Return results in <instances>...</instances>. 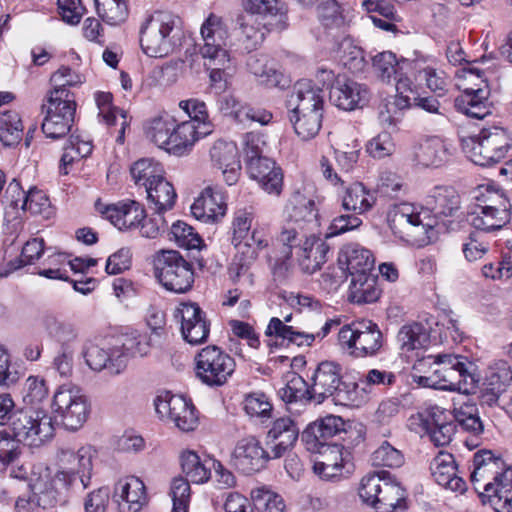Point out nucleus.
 <instances>
[{
  "label": "nucleus",
  "instance_id": "56",
  "mask_svg": "<svg viewBox=\"0 0 512 512\" xmlns=\"http://www.w3.org/2000/svg\"><path fill=\"white\" fill-rule=\"evenodd\" d=\"M45 242L40 238H33L25 243L19 258L10 261L6 268L0 269V277H7L13 271L19 268L33 264L39 260L44 252Z\"/></svg>",
  "mask_w": 512,
  "mask_h": 512
},
{
  "label": "nucleus",
  "instance_id": "15",
  "mask_svg": "<svg viewBox=\"0 0 512 512\" xmlns=\"http://www.w3.org/2000/svg\"><path fill=\"white\" fill-rule=\"evenodd\" d=\"M200 33L203 44L199 51L203 59H211L218 65L230 61L227 49L229 29L222 17L210 14L203 22Z\"/></svg>",
  "mask_w": 512,
  "mask_h": 512
},
{
  "label": "nucleus",
  "instance_id": "6",
  "mask_svg": "<svg viewBox=\"0 0 512 512\" xmlns=\"http://www.w3.org/2000/svg\"><path fill=\"white\" fill-rule=\"evenodd\" d=\"M512 148V136L498 126L483 128L478 135L462 139V149L476 165L491 166L502 161Z\"/></svg>",
  "mask_w": 512,
  "mask_h": 512
},
{
  "label": "nucleus",
  "instance_id": "9",
  "mask_svg": "<svg viewBox=\"0 0 512 512\" xmlns=\"http://www.w3.org/2000/svg\"><path fill=\"white\" fill-rule=\"evenodd\" d=\"M154 273L168 291L186 293L194 283L192 264L176 250H161L154 256Z\"/></svg>",
  "mask_w": 512,
  "mask_h": 512
},
{
  "label": "nucleus",
  "instance_id": "13",
  "mask_svg": "<svg viewBox=\"0 0 512 512\" xmlns=\"http://www.w3.org/2000/svg\"><path fill=\"white\" fill-rule=\"evenodd\" d=\"M312 396L317 403L333 397L340 403L355 400L354 391L342 381V367L333 361L321 362L312 377Z\"/></svg>",
  "mask_w": 512,
  "mask_h": 512
},
{
  "label": "nucleus",
  "instance_id": "37",
  "mask_svg": "<svg viewBox=\"0 0 512 512\" xmlns=\"http://www.w3.org/2000/svg\"><path fill=\"white\" fill-rule=\"evenodd\" d=\"M286 220L295 224L305 225V228L314 229L317 224L318 212L315 202L300 191H295L288 200L285 208Z\"/></svg>",
  "mask_w": 512,
  "mask_h": 512
},
{
  "label": "nucleus",
  "instance_id": "38",
  "mask_svg": "<svg viewBox=\"0 0 512 512\" xmlns=\"http://www.w3.org/2000/svg\"><path fill=\"white\" fill-rule=\"evenodd\" d=\"M475 86L477 88H464L463 93L455 99V108L469 117L483 119L490 114L489 92L478 84H475Z\"/></svg>",
  "mask_w": 512,
  "mask_h": 512
},
{
  "label": "nucleus",
  "instance_id": "60",
  "mask_svg": "<svg viewBox=\"0 0 512 512\" xmlns=\"http://www.w3.org/2000/svg\"><path fill=\"white\" fill-rule=\"evenodd\" d=\"M241 5L245 11L242 15L286 18V8L279 0H241Z\"/></svg>",
  "mask_w": 512,
  "mask_h": 512
},
{
  "label": "nucleus",
  "instance_id": "24",
  "mask_svg": "<svg viewBox=\"0 0 512 512\" xmlns=\"http://www.w3.org/2000/svg\"><path fill=\"white\" fill-rule=\"evenodd\" d=\"M331 102L339 109L352 111L362 108L369 101L370 92L365 84L358 83L347 76L339 77L329 91Z\"/></svg>",
  "mask_w": 512,
  "mask_h": 512
},
{
  "label": "nucleus",
  "instance_id": "12",
  "mask_svg": "<svg viewBox=\"0 0 512 512\" xmlns=\"http://www.w3.org/2000/svg\"><path fill=\"white\" fill-rule=\"evenodd\" d=\"M194 362L196 377L209 387L225 385L236 367L234 359L216 345L202 348L195 355Z\"/></svg>",
  "mask_w": 512,
  "mask_h": 512
},
{
  "label": "nucleus",
  "instance_id": "41",
  "mask_svg": "<svg viewBox=\"0 0 512 512\" xmlns=\"http://www.w3.org/2000/svg\"><path fill=\"white\" fill-rule=\"evenodd\" d=\"M39 329L49 338L57 341L59 344L63 342L76 341L78 333L75 326L60 319L52 312H43L37 320Z\"/></svg>",
  "mask_w": 512,
  "mask_h": 512
},
{
  "label": "nucleus",
  "instance_id": "25",
  "mask_svg": "<svg viewBox=\"0 0 512 512\" xmlns=\"http://www.w3.org/2000/svg\"><path fill=\"white\" fill-rule=\"evenodd\" d=\"M61 478L58 472L52 474L46 468L35 479L31 480L30 489L37 507L47 509L55 506L60 500L63 491L72 487Z\"/></svg>",
  "mask_w": 512,
  "mask_h": 512
},
{
  "label": "nucleus",
  "instance_id": "14",
  "mask_svg": "<svg viewBox=\"0 0 512 512\" xmlns=\"http://www.w3.org/2000/svg\"><path fill=\"white\" fill-rule=\"evenodd\" d=\"M96 450L91 445L81 446L78 450L62 449L58 454L59 477L73 486L77 479L82 490L91 485L93 460Z\"/></svg>",
  "mask_w": 512,
  "mask_h": 512
},
{
  "label": "nucleus",
  "instance_id": "16",
  "mask_svg": "<svg viewBox=\"0 0 512 512\" xmlns=\"http://www.w3.org/2000/svg\"><path fill=\"white\" fill-rule=\"evenodd\" d=\"M45 114L42 122L43 133L52 139L66 135L73 124L76 112L75 100L46 95L42 104Z\"/></svg>",
  "mask_w": 512,
  "mask_h": 512
},
{
  "label": "nucleus",
  "instance_id": "57",
  "mask_svg": "<svg viewBox=\"0 0 512 512\" xmlns=\"http://www.w3.org/2000/svg\"><path fill=\"white\" fill-rule=\"evenodd\" d=\"M509 221L508 216L498 215L493 210L478 205L468 216V222L478 231L491 232L501 229Z\"/></svg>",
  "mask_w": 512,
  "mask_h": 512
},
{
  "label": "nucleus",
  "instance_id": "43",
  "mask_svg": "<svg viewBox=\"0 0 512 512\" xmlns=\"http://www.w3.org/2000/svg\"><path fill=\"white\" fill-rule=\"evenodd\" d=\"M86 81L85 76L68 66H61L52 73L50 84L52 89L46 95L74 100L69 88L79 87Z\"/></svg>",
  "mask_w": 512,
  "mask_h": 512
},
{
  "label": "nucleus",
  "instance_id": "23",
  "mask_svg": "<svg viewBox=\"0 0 512 512\" xmlns=\"http://www.w3.org/2000/svg\"><path fill=\"white\" fill-rule=\"evenodd\" d=\"M472 466L470 481L474 489L480 493L487 487L491 489L492 481L501 475L508 464L492 451L480 450L474 454Z\"/></svg>",
  "mask_w": 512,
  "mask_h": 512
},
{
  "label": "nucleus",
  "instance_id": "59",
  "mask_svg": "<svg viewBox=\"0 0 512 512\" xmlns=\"http://www.w3.org/2000/svg\"><path fill=\"white\" fill-rule=\"evenodd\" d=\"M317 16L325 29H335L337 34L344 33L345 19L340 5L335 0H322L317 6Z\"/></svg>",
  "mask_w": 512,
  "mask_h": 512
},
{
  "label": "nucleus",
  "instance_id": "31",
  "mask_svg": "<svg viewBox=\"0 0 512 512\" xmlns=\"http://www.w3.org/2000/svg\"><path fill=\"white\" fill-rule=\"evenodd\" d=\"M99 211L104 218L109 220L120 231L138 228L145 218L143 206L133 200L107 205Z\"/></svg>",
  "mask_w": 512,
  "mask_h": 512
},
{
  "label": "nucleus",
  "instance_id": "36",
  "mask_svg": "<svg viewBox=\"0 0 512 512\" xmlns=\"http://www.w3.org/2000/svg\"><path fill=\"white\" fill-rule=\"evenodd\" d=\"M490 487L491 489L487 487L480 492V495L488 499L494 511L512 512V466L508 465L501 475L492 481Z\"/></svg>",
  "mask_w": 512,
  "mask_h": 512
},
{
  "label": "nucleus",
  "instance_id": "46",
  "mask_svg": "<svg viewBox=\"0 0 512 512\" xmlns=\"http://www.w3.org/2000/svg\"><path fill=\"white\" fill-rule=\"evenodd\" d=\"M113 96L110 92H97L95 93V102L98 108V117L107 126H113L117 122V115L121 117L120 129L116 137V142L119 144L124 143L125 130L129 126L125 111L120 110L112 104Z\"/></svg>",
  "mask_w": 512,
  "mask_h": 512
},
{
  "label": "nucleus",
  "instance_id": "53",
  "mask_svg": "<svg viewBox=\"0 0 512 512\" xmlns=\"http://www.w3.org/2000/svg\"><path fill=\"white\" fill-rule=\"evenodd\" d=\"M476 199L479 201L478 205L483 206L484 209L493 210L498 215L510 217V203L502 189L489 184L481 185L478 187Z\"/></svg>",
  "mask_w": 512,
  "mask_h": 512
},
{
  "label": "nucleus",
  "instance_id": "45",
  "mask_svg": "<svg viewBox=\"0 0 512 512\" xmlns=\"http://www.w3.org/2000/svg\"><path fill=\"white\" fill-rule=\"evenodd\" d=\"M381 290L377 286V278L371 273H360L351 276L349 299L358 304L373 303L380 297Z\"/></svg>",
  "mask_w": 512,
  "mask_h": 512
},
{
  "label": "nucleus",
  "instance_id": "54",
  "mask_svg": "<svg viewBox=\"0 0 512 512\" xmlns=\"http://www.w3.org/2000/svg\"><path fill=\"white\" fill-rule=\"evenodd\" d=\"M429 341V335L422 324L404 325L397 334V343L403 353L423 348Z\"/></svg>",
  "mask_w": 512,
  "mask_h": 512
},
{
  "label": "nucleus",
  "instance_id": "17",
  "mask_svg": "<svg viewBox=\"0 0 512 512\" xmlns=\"http://www.w3.org/2000/svg\"><path fill=\"white\" fill-rule=\"evenodd\" d=\"M156 412L172 422L179 430L189 432L198 425V416L190 400L180 395L158 396L155 399Z\"/></svg>",
  "mask_w": 512,
  "mask_h": 512
},
{
  "label": "nucleus",
  "instance_id": "62",
  "mask_svg": "<svg viewBox=\"0 0 512 512\" xmlns=\"http://www.w3.org/2000/svg\"><path fill=\"white\" fill-rule=\"evenodd\" d=\"M22 132L23 124L18 112H0V141L5 145H13L21 139Z\"/></svg>",
  "mask_w": 512,
  "mask_h": 512
},
{
  "label": "nucleus",
  "instance_id": "64",
  "mask_svg": "<svg viewBox=\"0 0 512 512\" xmlns=\"http://www.w3.org/2000/svg\"><path fill=\"white\" fill-rule=\"evenodd\" d=\"M95 4L98 15L109 25H120L128 17V7L124 0H95Z\"/></svg>",
  "mask_w": 512,
  "mask_h": 512
},
{
  "label": "nucleus",
  "instance_id": "49",
  "mask_svg": "<svg viewBox=\"0 0 512 512\" xmlns=\"http://www.w3.org/2000/svg\"><path fill=\"white\" fill-rule=\"evenodd\" d=\"M236 25L239 30L238 40L246 52L256 50L264 40L261 24L252 15H238Z\"/></svg>",
  "mask_w": 512,
  "mask_h": 512
},
{
  "label": "nucleus",
  "instance_id": "63",
  "mask_svg": "<svg viewBox=\"0 0 512 512\" xmlns=\"http://www.w3.org/2000/svg\"><path fill=\"white\" fill-rule=\"evenodd\" d=\"M402 64L396 58V55L390 51L378 53L372 58V67L375 75L383 82L389 83L391 79L398 77Z\"/></svg>",
  "mask_w": 512,
  "mask_h": 512
},
{
  "label": "nucleus",
  "instance_id": "50",
  "mask_svg": "<svg viewBox=\"0 0 512 512\" xmlns=\"http://www.w3.org/2000/svg\"><path fill=\"white\" fill-rule=\"evenodd\" d=\"M145 191L149 203L153 205L152 209L166 212L173 208L177 194L172 184L165 177H162L154 184H150Z\"/></svg>",
  "mask_w": 512,
  "mask_h": 512
},
{
  "label": "nucleus",
  "instance_id": "47",
  "mask_svg": "<svg viewBox=\"0 0 512 512\" xmlns=\"http://www.w3.org/2000/svg\"><path fill=\"white\" fill-rule=\"evenodd\" d=\"M375 202L374 195L361 183L350 185L341 198L342 208L346 211H352L356 216L368 212Z\"/></svg>",
  "mask_w": 512,
  "mask_h": 512
},
{
  "label": "nucleus",
  "instance_id": "20",
  "mask_svg": "<svg viewBox=\"0 0 512 512\" xmlns=\"http://www.w3.org/2000/svg\"><path fill=\"white\" fill-rule=\"evenodd\" d=\"M512 389V370L504 362L495 363L489 367L481 391L480 404L495 408V404L502 401Z\"/></svg>",
  "mask_w": 512,
  "mask_h": 512
},
{
  "label": "nucleus",
  "instance_id": "28",
  "mask_svg": "<svg viewBox=\"0 0 512 512\" xmlns=\"http://www.w3.org/2000/svg\"><path fill=\"white\" fill-rule=\"evenodd\" d=\"M324 91L310 79L297 81L289 96V111H324Z\"/></svg>",
  "mask_w": 512,
  "mask_h": 512
},
{
  "label": "nucleus",
  "instance_id": "61",
  "mask_svg": "<svg viewBox=\"0 0 512 512\" xmlns=\"http://www.w3.org/2000/svg\"><path fill=\"white\" fill-rule=\"evenodd\" d=\"M175 119L169 115L153 119L147 127V137L159 148L168 150Z\"/></svg>",
  "mask_w": 512,
  "mask_h": 512
},
{
  "label": "nucleus",
  "instance_id": "7",
  "mask_svg": "<svg viewBox=\"0 0 512 512\" xmlns=\"http://www.w3.org/2000/svg\"><path fill=\"white\" fill-rule=\"evenodd\" d=\"M310 229L305 225H298L293 222L285 221L279 234L277 235L273 248L267 254V262L271 269L275 281H285L292 271V253L300 247L313 233H309Z\"/></svg>",
  "mask_w": 512,
  "mask_h": 512
},
{
  "label": "nucleus",
  "instance_id": "22",
  "mask_svg": "<svg viewBox=\"0 0 512 512\" xmlns=\"http://www.w3.org/2000/svg\"><path fill=\"white\" fill-rule=\"evenodd\" d=\"M270 459L272 458L269 450H265L254 436L240 439L232 453L233 465L244 474L261 470Z\"/></svg>",
  "mask_w": 512,
  "mask_h": 512
},
{
  "label": "nucleus",
  "instance_id": "4",
  "mask_svg": "<svg viewBox=\"0 0 512 512\" xmlns=\"http://www.w3.org/2000/svg\"><path fill=\"white\" fill-rule=\"evenodd\" d=\"M181 34V19L177 15L156 11L146 15L140 24V46L147 56L162 58L174 52Z\"/></svg>",
  "mask_w": 512,
  "mask_h": 512
},
{
  "label": "nucleus",
  "instance_id": "27",
  "mask_svg": "<svg viewBox=\"0 0 512 512\" xmlns=\"http://www.w3.org/2000/svg\"><path fill=\"white\" fill-rule=\"evenodd\" d=\"M345 431L344 420L335 415H328L310 424L303 432L301 440L310 452L319 450L323 445H331L328 441Z\"/></svg>",
  "mask_w": 512,
  "mask_h": 512
},
{
  "label": "nucleus",
  "instance_id": "58",
  "mask_svg": "<svg viewBox=\"0 0 512 512\" xmlns=\"http://www.w3.org/2000/svg\"><path fill=\"white\" fill-rule=\"evenodd\" d=\"M250 497L259 512H286L283 497L266 486L252 489Z\"/></svg>",
  "mask_w": 512,
  "mask_h": 512
},
{
  "label": "nucleus",
  "instance_id": "19",
  "mask_svg": "<svg viewBox=\"0 0 512 512\" xmlns=\"http://www.w3.org/2000/svg\"><path fill=\"white\" fill-rule=\"evenodd\" d=\"M6 193L10 198L9 206L18 212H29L32 215H41L45 219H49L52 214V208L47 195L37 188H30L24 191L19 182L13 179L9 183Z\"/></svg>",
  "mask_w": 512,
  "mask_h": 512
},
{
  "label": "nucleus",
  "instance_id": "18",
  "mask_svg": "<svg viewBox=\"0 0 512 512\" xmlns=\"http://www.w3.org/2000/svg\"><path fill=\"white\" fill-rule=\"evenodd\" d=\"M174 316L180 320L181 334L187 343L198 345L207 340L210 327L198 304L182 302L175 309Z\"/></svg>",
  "mask_w": 512,
  "mask_h": 512
},
{
  "label": "nucleus",
  "instance_id": "1",
  "mask_svg": "<svg viewBox=\"0 0 512 512\" xmlns=\"http://www.w3.org/2000/svg\"><path fill=\"white\" fill-rule=\"evenodd\" d=\"M426 209L418 210L409 203L395 206L389 215V226L393 234L411 245L425 246L432 242L435 217L453 215L460 206V198L452 187H435L426 198Z\"/></svg>",
  "mask_w": 512,
  "mask_h": 512
},
{
  "label": "nucleus",
  "instance_id": "34",
  "mask_svg": "<svg viewBox=\"0 0 512 512\" xmlns=\"http://www.w3.org/2000/svg\"><path fill=\"white\" fill-rule=\"evenodd\" d=\"M226 208L223 192L207 187L192 204L191 213L202 222H216L225 215Z\"/></svg>",
  "mask_w": 512,
  "mask_h": 512
},
{
  "label": "nucleus",
  "instance_id": "32",
  "mask_svg": "<svg viewBox=\"0 0 512 512\" xmlns=\"http://www.w3.org/2000/svg\"><path fill=\"white\" fill-rule=\"evenodd\" d=\"M431 474L436 483L447 490L463 493L466 482L458 475L455 459L452 454L439 452L430 464Z\"/></svg>",
  "mask_w": 512,
  "mask_h": 512
},
{
  "label": "nucleus",
  "instance_id": "10",
  "mask_svg": "<svg viewBox=\"0 0 512 512\" xmlns=\"http://www.w3.org/2000/svg\"><path fill=\"white\" fill-rule=\"evenodd\" d=\"M9 429L24 446L38 448L54 436L52 417L40 409H20L12 416Z\"/></svg>",
  "mask_w": 512,
  "mask_h": 512
},
{
  "label": "nucleus",
  "instance_id": "33",
  "mask_svg": "<svg viewBox=\"0 0 512 512\" xmlns=\"http://www.w3.org/2000/svg\"><path fill=\"white\" fill-rule=\"evenodd\" d=\"M212 132L211 125H196L194 121L174 123L167 152L182 156L191 151L195 143Z\"/></svg>",
  "mask_w": 512,
  "mask_h": 512
},
{
  "label": "nucleus",
  "instance_id": "8",
  "mask_svg": "<svg viewBox=\"0 0 512 512\" xmlns=\"http://www.w3.org/2000/svg\"><path fill=\"white\" fill-rule=\"evenodd\" d=\"M384 337L379 326L371 320H356L343 325L338 332V344L349 356H376L383 347Z\"/></svg>",
  "mask_w": 512,
  "mask_h": 512
},
{
  "label": "nucleus",
  "instance_id": "44",
  "mask_svg": "<svg viewBox=\"0 0 512 512\" xmlns=\"http://www.w3.org/2000/svg\"><path fill=\"white\" fill-rule=\"evenodd\" d=\"M413 69L415 71L416 78L423 81L426 87L437 97H443L446 95L450 81L443 70L420 60L414 62Z\"/></svg>",
  "mask_w": 512,
  "mask_h": 512
},
{
  "label": "nucleus",
  "instance_id": "51",
  "mask_svg": "<svg viewBox=\"0 0 512 512\" xmlns=\"http://www.w3.org/2000/svg\"><path fill=\"white\" fill-rule=\"evenodd\" d=\"M130 173L135 184L145 189L164 177L161 163L152 158H143L133 163Z\"/></svg>",
  "mask_w": 512,
  "mask_h": 512
},
{
  "label": "nucleus",
  "instance_id": "21",
  "mask_svg": "<svg viewBox=\"0 0 512 512\" xmlns=\"http://www.w3.org/2000/svg\"><path fill=\"white\" fill-rule=\"evenodd\" d=\"M396 95L385 105V110L380 111V121L389 126L396 125L402 111L413 106L419 98V87L412 79L402 73L396 78Z\"/></svg>",
  "mask_w": 512,
  "mask_h": 512
},
{
  "label": "nucleus",
  "instance_id": "52",
  "mask_svg": "<svg viewBox=\"0 0 512 512\" xmlns=\"http://www.w3.org/2000/svg\"><path fill=\"white\" fill-rule=\"evenodd\" d=\"M432 425L428 435L435 446L448 445L455 433V425L448 421L447 412L441 407H432Z\"/></svg>",
  "mask_w": 512,
  "mask_h": 512
},
{
  "label": "nucleus",
  "instance_id": "48",
  "mask_svg": "<svg viewBox=\"0 0 512 512\" xmlns=\"http://www.w3.org/2000/svg\"><path fill=\"white\" fill-rule=\"evenodd\" d=\"M288 117L295 133L303 141L315 138L322 127L323 112L289 111Z\"/></svg>",
  "mask_w": 512,
  "mask_h": 512
},
{
  "label": "nucleus",
  "instance_id": "29",
  "mask_svg": "<svg viewBox=\"0 0 512 512\" xmlns=\"http://www.w3.org/2000/svg\"><path fill=\"white\" fill-rule=\"evenodd\" d=\"M120 512H140L148 503V494L144 482L135 476L119 480L115 486Z\"/></svg>",
  "mask_w": 512,
  "mask_h": 512
},
{
  "label": "nucleus",
  "instance_id": "35",
  "mask_svg": "<svg viewBox=\"0 0 512 512\" xmlns=\"http://www.w3.org/2000/svg\"><path fill=\"white\" fill-rule=\"evenodd\" d=\"M338 264L351 277L360 273L371 272L375 264V258L369 249L358 243H348L339 252Z\"/></svg>",
  "mask_w": 512,
  "mask_h": 512
},
{
  "label": "nucleus",
  "instance_id": "26",
  "mask_svg": "<svg viewBox=\"0 0 512 512\" xmlns=\"http://www.w3.org/2000/svg\"><path fill=\"white\" fill-rule=\"evenodd\" d=\"M209 156L212 166L222 172L224 181L229 186L236 184L241 171L236 144L231 141L217 140L211 146Z\"/></svg>",
  "mask_w": 512,
  "mask_h": 512
},
{
  "label": "nucleus",
  "instance_id": "55",
  "mask_svg": "<svg viewBox=\"0 0 512 512\" xmlns=\"http://www.w3.org/2000/svg\"><path fill=\"white\" fill-rule=\"evenodd\" d=\"M249 71L258 78L262 85L276 87L280 83L281 74L275 69L265 55H252L247 60Z\"/></svg>",
  "mask_w": 512,
  "mask_h": 512
},
{
  "label": "nucleus",
  "instance_id": "40",
  "mask_svg": "<svg viewBox=\"0 0 512 512\" xmlns=\"http://www.w3.org/2000/svg\"><path fill=\"white\" fill-rule=\"evenodd\" d=\"M86 363L94 371L107 370L110 374H119L125 368L124 356L115 349V346L105 350L92 346L86 353Z\"/></svg>",
  "mask_w": 512,
  "mask_h": 512
},
{
  "label": "nucleus",
  "instance_id": "3",
  "mask_svg": "<svg viewBox=\"0 0 512 512\" xmlns=\"http://www.w3.org/2000/svg\"><path fill=\"white\" fill-rule=\"evenodd\" d=\"M252 210L240 209L234 213L231 231V243L237 250L229 268L230 277L239 279L248 273L250 266L258 258L259 252L268 247L269 241L265 229L259 225L252 227Z\"/></svg>",
  "mask_w": 512,
  "mask_h": 512
},
{
  "label": "nucleus",
  "instance_id": "42",
  "mask_svg": "<svg viewBox=\"0 0 512 512\" xmlns=\"http://www.w3.org/2000/svg\"><path fill=\"white\" fill-rule=\"evenodd\" d=\"M327 252L328 246L320 238L316 236L308 238L297 254L301 270L306 274H313L320 270L326 262Z\"/></svg>",
  "mask_w": 512,
  "mask_h": 512
},
{
  "label": "nucleus",
  "instance_id": "30",
  "mask_svg": "<svg viewBox=\"0 0 512 512\" xmlns=\"http://www.w3.org/2000/svg\"><path fill=\"white\" fill-rule=\"evenodd\" d=\"M452 155V144L441 137L433 136L414 146L412 159L423 167H440Z\"/></svg>",
  "mask_w": 512,
  "mask_h": 512
},
{
  "label": "nucleus",
  "instance_id": "5",
  "mask_svg": "<svg viewBox=\"0 0 512 512\" xmlns=\"http://www.w3.org/2000/svg\"><path fill=\"white\" fill-rule=\"evenodd\" d=\"M361 500L378 512H403L406 491L387 471L365 475L358 488Z\"/></svg>",
  "mask_w": 512,
  "mask_h": 512
},
{
  "label": "nucleus",
  "instance_id": "39",
  "mask_svg": "<svg viewBox=\"0 0 512 512\" xmlns=\"http://www.w3.org/2000/svg\"><path fill=\"white\" fill-rule=\"evenodd\" d=\"M334 50L340 57L343 65L352 73H361L366 68L364 51L357 46L353 39L345 33L333 36Z\"/></svg>",
  "mask_w": 512,
  "mask_h": 512
},
{
  "label": "nucleus",
  "instance_id": "2",
  "mask_svg": "<svg viewBox=\"0 0 512 512\" xmlns=\"http://www.w3.org/2000/svg\"><path fill=\"white\" fill-rule=\"evenodd\" d=\"M470 367L472 364L460 355H428L413 365L412 378L423 387L468 395L476 389L478 382Z\"/></svg>",
  "mask_w": 512,
  "mask_h": 512
},
{
  "label": "nucleus",
  "instance_id": "11",
  "mask_svg": "<svg viewBox=\"0 0 512 512\" xmlns=\"http://www.w3.org/2000/svg\"><path fill=\"white\" fill-rule=\"evenodd\" d=\"M52 412L56 419L70 431L80 429L90 415V403L82 390L72 384L59 386L54 392Z\"/></svg>",
  "mask_w": 512,
  "mask_h": 512
}]
</instances>
